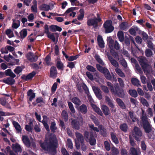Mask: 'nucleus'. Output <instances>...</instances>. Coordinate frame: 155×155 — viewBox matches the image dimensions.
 <instances>
[{"label":"nucleus","instance_id":"obj_1","mask_svg":"<svg viewBox=\"0 0 155 155\" xmlns=\"http://www.w3.org/2000/svg\"><path fill=\"white\" fill-rule=\"evenodd\" d=\"M40 147L45 150L48 151L51 155H55L58 147L57 141L54 136H50L44 142H40Z\"/></svg>","mask_w":155,"mask_h":155},{"label":"nucleus","instance_id":"obj_2","mask_svg":"<svg viewBox=\"0 0 155 155\" xmlns=\"http://www.w3.org/2000/svg\"><path fill=\"white\" fill-rule=\"evenodd\" d=\"M138 60L144 72H146L149 73L151 69V67L148 63L147 59L143 57L140 56L138 58Z\"/></svg>","mask_w":155,"mask_h":155},{"label":"nucleus","instance_id":"obj_3","mask_svg":"<svg viewBox=\"0 0 155 155\" xmlns=\"http://www.w3.org/2000/svg\"><path fill=\"white\" fill-rule=\"evenodd\" d=\"M141 120L142 121V127L144 131L147 133L150 132L152 130V125L148 120V118L146 116H143Z\"/></svg>","mask_w":155,"mask_h":155},{"label":"nucleus","instance_id":"obj_4","mask_svg":"<svg viewBox=\"0 0 155 155\" xmlns=\"http://www.w3.org/2000/svg\"><path fill=\"white\" fill-rule=\"evenodd\" d=\"M84 136L86 140L89 142L91 145L94 146L96 144V140L93 132L86 131L84 132Z\"/></svg>","mask_w":155,"mask_h":155},{"label":"nucleus","instance_id":"obj_5","mask_svg":"<svg viewBox=\"0 0 155 155\" xmlns=\"http://www.w3.org/2000/svg\"><path fill=\"white\" fill-rule=\"evenodd\" d=\"M45 32L47 34L48 37L53 42H54L56 40L55 37L54 36V35H55L57 39V41L55 44L57 43L59 36L58 33L57 32L51 33L49 32V27L47 24H45Z\"/></svg>","mask_w":155,"mask_h":155},{"label":"nucleus","instance_id":"obj_6","mask_svg":"<svg viewBox=\"0 0 155 155\" xmlns=\"http://www.w3.org/2000/svg\"><path fill=\"white\" fill-rule=\"evenodd\" d=\"M21 140L24 144L28 148L31 147V146L34 148H36V145L35 142L33 140H32L31 142L28 136H22Z\"/></svg>","mask_w":155,"mask_h":155},{"label":"nucleus","instance_id":"obj_7","mask_svg":"<svg viewBox=\"0 0 155 155\" xmlns=\"http://www.w3.org/2000/svg\"><path fill=\"white\" fill-rule=\"evenodd\" d=\"M107 40L108 46L111 50L114 48L117 50H118L120 49V46L117 41H115L114 42V40L110 37H107Z\"/></svg>","mask_w":155,"mask_h":155},{"label":"nucleus","instance_id":"obj_8","mask_svg":"<svg viewBox=\"0 0 155 155\" xmlns=\"http://www.w3.org/2000/svg\"><path fill=\"white\" fill-rule=\"evenodd\" d=\"M83 124V119L81 117L79 120L74 119L71 122V125L72 127L76 130H78L80 128V125H82Z\"/></svg>","mask_w":155,"mask_h":155},{"label":"nucleus","instance_id":"obj_9","mask_svg":"<svg viewBox=\"0 0 155 155\" xmlns=\"http://www.w3.org/2000/svg\"><path fill=\"white\" fill-rule=\"evenodd\" d=\"M112 23L111 20H107L103 24L106 33H111L114 30V27L112 25Z\"/></svg>","mask_w":155,"mask_h":155},{"label":"nucleus","instance_id":"obj_10","mask_svg":"<svg viewBox=\"0 0 155 155\" xmlns=\"http://www.w3.org/2000/svg\"><path fill=\"white\" fill-rule=\"evenodd\" d=\"M100 22V19H97L96 17L87 19V23L88 26H93L94 29H97L98 27V23Z\"/></svg>","mask_w":155,"mask_h":155},{"label":"nucleus","instance_id":"obj_11","mask_svg":"<svg viewBox=\"0 0 155 155\" xmlns=\"http://www.w3.org/2000/svg\"><path fill=\"white\" fill-rule=\"evenodd\" d=\"M112 93L120 97L124 98V97L125 94L124 90L118 86L115 87V88Z\"/></svg>","mask_w":155,"mask_h":155},{"label":"nucleus","instance_id":"obj_12","mask_svg":"<svg viewBox=\"0 0 155 155\" xmlns=\"http://www.w3.org/2000/svg\"><path fill=\"white\" fill-rule=\"evenodd\" d=\"M134 133L133 136L137 140H139V137H141L142 135L141 131L140 129L137 127H134Z\"/></svg>","mask_w":155,"mask_h":155},{"label":"nucleus","instance_id":"obj_13","mask_svg":"<svg viewBox=\"0 0 155 155\" xmlns=\"http://www.w3.org/2000/svg\"><path fill=\"white\" fill-rule=\"evenodd\" d=\"M26 57L28 61L32 62L36 61L38 59L37 55H35L33 53L31 52L26 55Z\"/></svg>","mask_w":155,"mask_h":155},{"label":"nucleus","instance_id":"obj_14","mask_svg":"<svg viewBox=\"0 0 155 155\" xmlns=\"http://www.w3.org/2000/svg\"><path fill=\"white\" fill-rule=\"evenodd\" d=\"M36 74L35 71H33L31 73L27 75H26L25 74L22 75L21 77V78L25 81L31 80Z\"/></svg>","mask_w":155,"mask_h":155},{"label":"nucleus","instance_id":"obj_15","mask_svg":"<svg viewBox=\"0 0 155 155\" xmlns=\"http://www.w3.org/2000/svg\"><path fill=\"white\" fill-rule=\"evenodd\" d=\"M58 74L56 67L54 66H52L50 70V77L51 78H55L57 77Z\"/></svg>","mask_w":155,"mask_h":155},{"label":"nucleus","instance_id":"obj_16","mask_svg":"<svg viewBox=\"0 0 155 155\" xmlns=\"http://www.w3.org/2000/svg\"><path fill=\"white\" fill-rule=\"evenodd\" d=\"M107 56L108 60L110 61L111 64L115 67L118 68L119 64L118 62L114 59L113 57L109 54H107Z\"/></svg>","mask_w":155,"mask_h":155},{"label":"nucleus","instance_id":"obj_17","mask_svg":"<svg viewBox=\"0 0 155 155\" xmlns=\"http://www.w3.org/2000/svg\"><path fill=\"white\" fill-rule=\"evenodd\" d=\"M13 78L11 77L5 78L3 79V82L8 84L12 85L14 84L15 82Z\"/></svg>","mask_w":155,"mask_h":155},{"label":"nucleus","instance_id":"obj_18","mask_svg":"<svg viewBox=\"0 0 155 155\" xmlns=\"http://www.w3.org/2000/svg\"><path fill=\"white\" fill-rule=\"evenodd\" d=\"M50 30L52 32L56 31H62V28L57 25H52L49 26Z\"/></svg>","mask_w":155,"mask_h":155},{"label":"nucleus","instance_id":"obj_19","mask_svg":"<svg viewBox=\"0 0 155 155\" xmlns=\"http://www.w3.org/2000/svg\"><path fill=\"white\" fill-rule=\"evenodd\" d=\"M97 41L99 47L101 48H103L104 47V43L102 37L98 35L97 37Z\"/></svg>","mask_w":155,"mask_h":155},{"label":"nucleus","instance_id":"obj_20","mask_svg":"<svg viewBox=\"0 0 155 155\" xmlns=\"http://www.w3.org/2000/svg\"><path fill=\"white\" fill-rule=\"evenodd\" d=\"M101 110L105 116H107L110 114V111L109 107L106 105H103L101 107Z\"/></svg>","mask_w":155,"mask_h":155},{"label":"nucleus","instance_id":"obj_21","mask_svg":"<svg viewBox=\"0 0 155 155\" xmlns=\"http://www.w3.org/2000/svg\"><path fill=\"white\" fill-rule=\"evenodd\" d=\"M27 96L29 97V101H31L33 98L35 97V94L32 89L29 90L27 93Z\"/></svg>","mask_w":155,"mask_h":155},{"label":"nucleus","instance_id":"obj_22","mask_svg":"<svg viewBox=\"0 0 155 155\" xmlns=\"http://www.w3.org/2000/svg\"><path fill=\"white\" fill-rule=\"evenodd\" d=\"M91 106L94 111L101 116H103V114L99 108L94 104H92Z\"/></svg>","mask_w":155,"mask_h":155},{"label":"nucleus","instance_id":"obj_23","mask_svg":"<svg viewBox=\"0 0 155 155\" xmlns=\"http://www.w3.org/2000/svg\"><path fill=\"white\" fill-rule=\"evenodd\" d=\"M79 110L82 114H86L87 112V106L84 104H83L79 107Z\"/></svg>","mask_w":155,"mask_h":155},{"label":"nucleus","instance_id":"obj_24","mask_svg":"<svg viewBox=\"0 0 155 155\" xmlns=\"http://www.w3.org/2000/svg\"><path fill=\"white\" fill-rule=\"evenodd\" d=\"M75 134L77 139L78 141H80V143H82L84 142V137L82 134L78 132H76Z\"/></svg>","mask_w":155,"mask_h":155},{"label":"nucleus","instance_id":"obj_25","mask_svg":"<svg viewBox=\"0 0 155 155\" xmlns=\"http://www.w3.org/2000/svg\"><path fill=\"white\" fill-rule=\"evenodd\" d=\"M117 37L119 40L121 42H122L124 41V33L123 31H118L117 33Z\"/></svg>","mask_w":155,"mask_h":155},{"label":"nucleus","instance_id":"obj_26","mask_svg":"<svg viewBox=\"0 0 155 155\" xmlns=\"http://www.w3.org/2000/svg\"><path fill=\"white\" fill-rule=\"evenodd\" d=\"M116 101L121 108L123 109H125L126 108L125 104L120 99L117 98L116 99Z\"/></svg>","mask_w":155,"mask_h":155},{"label":"nucleus","instance_id":"obj_27","mask_svg":"<svg viewBox=\"0 0 155 155\" xmlns=\"http://www.w3.org/2000/svg\"><path fill=\"white\" fill-rule=\"evenodd\" d=\"M5 75L6 76H9L12 78H14L16 75L12 72L11 69H8L5 71Z\"/></svg>","mask_w":155,"mask_h":155},{"label":"nucleus","instance_id":"obj_28","mask_svg":"<svg viewBox=\"0 0 155 155\" xmlns=\"http://www.w3.org/2000/svg\"><path fill=\"white\" fill-rule=\"evenodd\" d=\"M61 116L65 122H67L68 121V113L66 110H63L62 111L61 113Z\"/></svg>","mask_w":155,"mask_h":155},{"label":"nucleus","instance_id":"obj_29","mask_svg":"<svg viewBox=\"0 0 155 155\" xmlns=\"http://www.w3.org/2000/svg\"><path fill=\"white\" fill-rule=\"evenodd\" d=\"M131 82L132 84L135 86L137 87L140 86V81L137 78H132Z\"/></svg>","mask_w":155,"mask_h":155},{"label":"nucleus","instance_id":"obj_30","mask_svg":"<svg viewBox=\"0 0 155 155\" xmlns=\"http://www.w3.org/2000/svg\"><path fill=\"white\" fill-rule=\"evenodd\" d=\"M110 134L112 141L115 144H118L119 143V140L115 134L113 132H111Z\"/></svg>","mask_w":155,"mask_h":155},{"label":"nucleus","instance_id":"obj_31","mask_svg":"<svg viewBox=\"0 0 155 155\" xmlns=\"http://www.w3.org/2000/svg\"><path fill=\"white\" fill-rule=\"evenodd\" d=\"M12 150L17 154L18 153V152H19V144L18 143H16L15 144H12Z\"/></svg>","mask_w":155,"mask_h":155},{"label":"nucleus","instance_id":"obj_32","mask_svg":"<svg viewBox=\"0 0 155 155\" xmlns=\"http://www.w3.org/2000/svg\"><path fill=\"white\" fill-rule=\"evenodd\" d=\"M41 10L48 11L50 9V5L46 4H43L40 6Z\"/></svg>","mask_w":155,"mask_h":155},{"label":"nucleus","instance_id":"obj_33","mask_svg":"<svg viewBox=\"0 0 155 155\" xmlns=\"http://www.w3.org/2000/svg\"><path fill=\"white\" fill-rule=\"evenodd\" d=\"M105 100L107 102L110 108L112 109L114 108V106L112 103V101L108 96H105Z\"/></svg>","mask_w":155,"mask_h":155},{"label":"nucleus","instance_id":"obj_34","mask_svg":"<svg viewBox=\"0 0 155 155\" xmlns=\"http://www.w3.org/2000/svg\"><path fill=\"white\" fill-rule=\"evenodd\" d=\"M105 100L107 102L110 108L112 109L114 108V106L112 103V101L108 96H105Z\"/></svg>","mask_w":155,"mask_h":155},{"label":"nucleus","instance_id":"obj_35","mask_svg":"<svg viewBox=\"0 0 155 155\" xmlns=\"http://www.w3.org/2000/svg\"><path fill=\"white\" fill-rule=\"evenodd\" d=\"M140 31L139 28L137 27H136L134 28H130L129 30V33L132 35L135 36L136 35V31Z\"/></svg>","mask_w":155,"mask_h":155},{"label":"nucleus","instance_id":"obj_36","mask_svg":"<svg viewBox=\"0 0 155 155\" xmlns=\"http://www.w3.org/2000/svg\"><path fill=\"white\" fill-rule=\"evenodd\" d=\"M72 102L75 104L79 106L81 103L80 99L77 97H74L71 99Z\"/></svg>","mask_w":155,"mask_h":155},{"label":"nucleus","instance_id":"obj_37","mask_svg":"<svg viewBox=\"0 0 155 155\" xmlns=\"http://www.w3.org/2000/svg\"><path fill=\"white\" fill-rule=\"evenodd\" d=\"M51 61V54L50 53L46 56L45 58V61L48 65H51L52 63L50 62Z\"/></svg>","mask_w":155,"mask_h":155},{"label":"nucleus","instance_id":"obj_38","mask_svg":"<svg viewBox=\"0 0 155 155\" xmlns=\"http://www.w3.org/2000/svg\"><path fill=\"white\" fill-rule=\"evenodd\" d=\"M27 31L26 29H23L20 32V38L22 39L25 38L27 35Z\"/></svg>","mask_w":155,"mask_h":155},{"label":"nucleus","instance_id":"obj_39","mask_svg":"<svg viewBox=\"0 0 155 155\" xmlns=\"http://www.w3.org/2000/svg\"><path fill=\"white\" fill-rule=\"evenodd\" d=\"M50 127L51 132L53 133L56 132L57 127H56V124L55 122L53 121L51 122Z\"/></svg>","mask_w":155,"mask_h":155},{"label":"nucleus","instance_id":"obj_40","mask_svg":"<svg viewBox=\"0 0 155 155\" xmlns=\"http://www.w3.org/2000/svg\"><path fill=\"white\" fill-rule=\"evenodd\" d=\"M130 153L131 155H139L138 152L134 147H131L130 150Z\"/></svg>","mask_w":155,"mask_h":155},{"label":"nucleus","instance_id":"obj_41","mask_svg":"<svg viewBox=\"0 0 155 155\" xmlns=\"http://www.w3.org/2000/svg\"><path fill=\"white\" fill-rule=\"evenodd\" d=\"M120 129L123 131L126 132L127 131L128 126L126 123H124L120 125Z\"/></svg>","mask_w":155,"mask_h":155},{"label":"nucleus","instance_id":"obj_42","mask_svg":"<svg viewBox=\"0 0 155 155\" xmlns=\"http://www.w3.org/2000/svg\"><path fill=\"white\" fill-rule=\"evenodd\" d=\"M79 12L80 14L78 16L77 18L78 20H82L84 17V10L83 8L81 9Z\"/></svg>","mask_w":155,"mask_h":155},{"label":"nucleus","instance_id":"obj_43","mask_svg":"<svg viewBox=\"0 0 155 155\" xmlns=\"http://www.w3.org/2000/svg\"><path fill=\"white\" fill-rule=\"evenodd\" d=\"M56 67L58 70H63L64 65L62 62L60 61H58L57 62Z\"/></svg>","mask_w":155,"mask_h":155},{"label":"nucleus","instance_id":"obj_44","mask_svg":"<svg viewBox=\"0 0 155 155\" xmlns=\"http://www.w3.org/2000/svg\"><path fill=\"white\" fill-rule=\"evenodd\" d=\"M129 93L130 95L133 97H136L137 96V92L135 90H129Z\"/></svg>","mask_w":155,"mask_h":155},{"label":"nucleus","instance_id":"obj_45","mask_svg":"<svg viewBox=\"0 0 155 155\" xmlns=\"http://www.w3.org/2000/svg\"><path fill=\"white\" fill-rule=\"evenodd\" d=\"M115 71L120 77L122 78L125 77V75L124 74L120 69L117 68L115 69Z\"/></svg>","mask_w":155,"mask_h":155},{"label":"nucleus","instance_id":"obj_46","mask_svg":"<svg viewBox=\"0 0 155 155\" xmlns=\"http://www.w3.org/2000/svg\"><path fill=\"white\" fill-rule=\"evenodd\" d=\"M94 58L97 62H98V63L102 65H103L104 64V63L103 61L101 58L100 56L98 54H96L94 56Z\"/></svg>","mask_w":155,"mask_h":155},{"label":"nucleus","instance_id":"obj_47","mask_svg":"<svg viewBox=\"0 0 155 155\" xmlns=\"http://www.w3.org/2000/svg\"><path fill=\"white\" fill-rule=\"evenodd\" d=\"M43 102H44L43 98L41 97H39L37 98L36 101L33 102L32 103V104L34 105H36L37 104Z\"/></svg>","mask_w":155,"mask_h":155},{"label":"nucleus","instance_id":"obj_48","mask_svg":"<svg viewBox=\"0 0 155 155\" xmlns=\"http://www.w3.org/2000/svg\"><path fill=\"white\" fill-rule=\"evenodd\" d=\"M12 124L17 131V133H19V124L16 121H13L12 122Z\"/></svg>","mask_w":155,"mask_h":155},{"label":"nucleus","instance_id":"obj_49","mask_svg":"<svg viewBox=\"0 0 155 155\" xmlns=\"http://www.w3.org/2000/svg\"><path fill=\"white\" fill-rule=\"evenodd\" d=\"M110 53L115 58L119 59V57L117 53L115 51L114 49H111Z\"/></svg>","mask_w":155,"mask_h":155},{"label":"nucleus","instance_id":"obj_50","mask_svg":"<svg viewBox=\"0 0 155 155\" xmlns=\"http://www.w3.org/2000/svg\"><path fill=\"white\" fill-rule=\"evenodd\" d=\"M127 28V25L125 22H122L120 25V29L122 30H126Z\"/></svg>","mask_w":155,"mask_h":155},{"label":"nucleus","instance_id":"obj_51","mask_svg":"<svg viewBox=\"0 0 155 155\" xmlns=\"http://www.w3.org/2000/svg\"><path fill=\"white\" fill-rule=\"evenodd\" d=\"M76 9V7H72L68 8L66 11L64 12V14L62 15L63 16L66 15L67 14L71 12H72L74 11Z\"/></svg>","mask_w":155,"mask_h":155},{"label":"nucleus","instance_id":"obj_52","mask_svg":"<svg viewBox=\"0 0 155 155\" xmlns=\"http://www.w3.org/2000/svg\"><path fill=\"white\" fill-rule=\"evenodd\" d=\"M111 152L112 155H117L119 153V151L117 148L113 147L111 148Z\"/></svg>","mask_w":155,"mask_h":155},{"label":"nucleus","instance_id":"obj_53","mask_svg":"<svg viewBox=\"0 0 155 155\" xmlns=\"http://www.w3.org/2000/svg\"><path fill=\"white\" fill-rule=\"evenodd\" d=\"M86 68L88 71L92 72H94L96 71V68L91 65H87L86 67Z\"/></svg>","mask_w":155,"mask_h":155},{"label":"nucleus","instance_id":"obj_54","mask_svg":"<svg viewBox=\"0 0 155 155\" xmlns=\"http://www.w3.org/2000/svg\"><path fill=\"white\" fill-rule=\"evenodd\" d=\"M145 54L147 57H150L152 55L153 52L151 49H147L145 51Z\"/></svg>","mask_w":155,"mask_h":155},{"label":"nucleus","instance_id":"obj_55","mask_svg":"<svg viewBox=\"0 0 155 155\" xmlns=\"http://www.w3.org/2000/svg\"><path fill=\"white\" fill-rule=\"evenodd\" d=\"M67 146L70 149H72L73 148V145L71 140L70 139L68 138L67 140Z\"/></svg>","mask_w":155,"mask_h":155},{"label":"nucleus","instance_id":"obj_56","mask_svg":"<svg viewBox=\"0 0 155 155\" xmlns=\"http://www.w3.org/2000/svg\"><path fill=\"white\" fill-rule=\"evenodd\" d=\"M120 64L124 68H126L127 67V63L124 59L123 58L120 60Z\"/></svg>","mask_w":155,"mask_h":155},{"label":"nucleus","instance_id":"obj_57","mask_svg":"<svg viewBox=\"0 0 155 155\" xmlns=\"http://www.w3.org/2000/svg\"><path fill=\"white\" fill-rule=\"evenodd\" d=\"M140 101L142 104L144 105L146 107H148L149 106V104L147 101L143 97H141Z\"/></svg>","mask_w":155,"mask_h":155},{"label":"nucleus","instance_id":"obj_58","mask_svg":"<svg viewBox=\"0 0 155 155\" xmlns=\"http://www.w3.org/2000/svg\"><path fill=\"white\" fill-rule=\"evenodd\" d=\"M68 106L71 111L73 113H75V111L72 104L70 102H68Z\"/></svg>","mask_w":155,"mask_h":155},{"label":"nucleus","instance_id":"obj_59","mask_svg":"<svg viewBox=\"0 0 155 155\" xmlns=\"http://www.w3.org/2000/svg\"><path fill=\"white\" fill-rule=\"evenodd\" d=\"M104 147L106 150L108 151H109L110 149V145L108 142L106 141L104 142Z\"/></svg>","mask_w":155,"mask_h":155},{"label":"nucleus","instance_id":"obj_60","mask_svg":"<svg viewBox=\"0 0 155 155\" xmlns=\"http://www.w3.org/2000/svg\"><path fill=\"white\" fill-rule=\"evenodd\" d=\"M11 32L12 31L10 29H8L6 31V34L8 36L9 38H11L14 36L13 33H11Z\"/></svg>","mask_w":155,"mask_h":155},{"label":"nucleus","instance_id":"obj_61","mask_svg":"<svg viewBox=\"0 0 155 155\" xmlns=\"http://www.w3.org/2000/svg\"><path fill=\"white\" fill-rule=\"evenodd\" d=\"M101 87L102 90L104 93H109V91L107 86L102 85L101 86Z\"/></svg>","mask_w":155,"mask_h":155},{"label":"nucleus","instance_id":"obj_62","mask_svg":"<svg viewBox=\"0 0 155 155\" xmlns=\"http://www.w3.org/2000/svg\"><path fill=\"white\" fill-rule=\"evenodd\" d=\"M79 54H78L75 56H71L69 57L68 60L69 61H72L76 60L79 57Z\"/></svg>","mask_w":155,"mask_h":155},{"label":"nucleus","instance_id":"obj_63","mask_svg":"<svg viewBox=\"0 0 155 155\" xmlns=\"http://www.w3.org/2000/svg\"><path fill=\"white\" fill-rule=\"evenodd\" d=\"M89 127L91 129V130H93L97 132H99V130L98 128L96 127H94V125L93 124L89 125Z\"/></svg>","mask_w":155,"mask_h":155},{"label":"nucleus","instance_id":"obj_64","mask_svg":"<svg viewBox=\"0 0 155 155\" xmlns=\"http://www.w3.org/2000/svg\"><path fill=\"white\" fill-rule=\"evenodd\" d=\"M58 85V84L56 83H54L52 86L51 90L52 93L54 92L56 90Z\"/></svg>","mask_w":155,"mask_h":155}]
</instances>
